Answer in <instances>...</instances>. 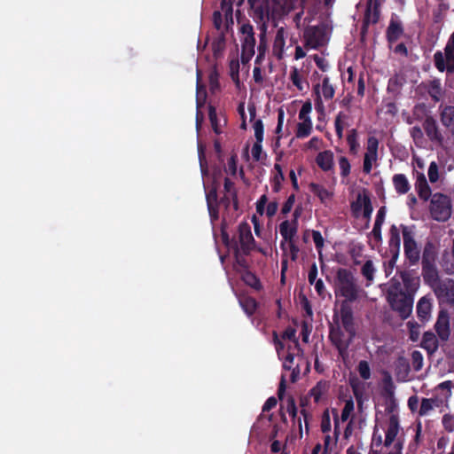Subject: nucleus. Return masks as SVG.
Wrapping results in <instances>:
<instances>
[{
    "instance_id": "61",
    "label": "nucleus",
    "mask_w": 454,
    "mask_h": 454,
    "mask_svg": "<svg viewBox=\"0 0 454 454\" xmlns=\"http://www.w3.org/2000/svg\"><path fill=\"white\" fill-rule=\"evenodd\" d=\"M331 424H330V417L326 412H325L322 423H321V428L324 433L328 432L330 430Z\"/></svg>"
},
{
    "instance_id": "36",
    "label": "nucleus",
    "mask_w": 454,
    "mask_h": 454,
    "mask_svg": "<svg viewBox=\"0 0 454 454\" xmlns=\"http://www.w3.org/2000/svg\"><path fill=\"white\" fill-rule=\"evenodd\" d=\"M310 188L311 191L317 194L322 201H325L332 197V193L319 184L312 183L310 184Z\"/></svg>"
},
{
    "instance_id": "39",
    "label": "nucleus",
    "mask_w": 454,
    "mask_h": 454,
    "mask_svg": "<svg viewBox=\"0 0 454 454\" xmlns=\"http://www.w3.org/2000/svg\"><path fill=\"white\" fill-rule=\"evenodd\" d=\"M321 90L325 99H331L334 95L333 87L330 84L327 77L323 80Z\"/></svg>"
},
{
    "instance_id": "14",
    "label": "nucleus",
    "mask_w": 454,
    "mask_h": 454,
    "mask_svg": "<svg viewBox=\"0 0 454 454\" xmlns=\"http://www.w3.org/2000/svg\"><path fill=\"white\" fill-rule=\"evenodd\" d=\"M423 129L431 141L435 142L440 145H442L444 137L439 130L436 121L433 117L427 116L426 118L423 122Z\"/></svg>"
},
{
    "instance_id": "24",
    "label": "nucleus",
    "mask_w": 454,
    "mask_h": 454,
    "mask_svg": "<svg viewBox=\"0 0 454 454\" xmlns=\"http://www.w3.org/2000/svg\"><path fill=\"white\" fill-rule=\"evenodd\" d=\"M272 54L278 59H281L284 55V27H280L277 31L276 39L272 48Z\"/></svg>"
},
{
    "instance_id": "7",
    "label": "nucleus",
    "mask_w": 454,
    "mask_h": 454,
    "mask_svg": "<svg viewBox=\"0 0 454 454\" xmlns=\"http://www.w3.org/2000/svg\"><path fill=\"white\" fill-rule=\"evenodd\" d=\"M232 239H236L239 249L244 254H249L254 248V239L252 235L251 227L247 223L239 225L238 233Z\"/></svg>"
},
{
    "instance_id": "11",
    "label": "nucleus",
    "mask_w": 454,
    "mask_h": 454,
    "mask_svg": "<svg viewBox=\"0 0 454 454\" xmlns=\"http://www.w3.org/2000/svg\"><path fill=\"white\" fill-rule=\"evenodd\" d=\"M311 111V104L309 102H306L302 105L301 109L299 113V118L302 121L298 123V129H297V137H306L310 133L312 123L309 117V114Z\"/></svg>"
},
{
    "instance_id": "15",
    "label": "nucleus",
    "mask_w": 454,
    "mask_h": 454,
    "mask_svg": "<svg viewBox=\"0 0 454 454\" xmlns=\"http://www.w3.org/2000/svg\"><path fill=\"white\" fill-rule=\"evenodd\" d=\"M378 139L374 137L368 138L367 142V152L364 155L363 169L365 173H370L372 169V164L377 160V150H378Z\"/></svg>"
},
{
    "instance_id": "46",
    "label": "nucleus",
    "mask_w": 454,
    "mask_h": 454,
    "mask_svg": "<svg viewBox=\"0 0 454 454\" xmlns=\"http://www.w3.org/2000/svg\"><path fill=\"white\" fill-rule=\"evenodd\" d=\"M358 372L364 380H368L371 377V370L366 361H360L358 364Z\"/></svg>"
},
{
    "instance_id": "28",
    "label": "nucleus",
    "mask_w": 454,
    "mask_h": 454,
    "mask_svg": "<svg viewBox=\"0 0 454 454\" xmlns=\"http://www.w3.org/2000/svg\"><path fill=\"white\" fill-rule=\"evenodd\" d=\"M317 163L324 170H329L333 166V153L329 151L320 153L317 157Z\"/></svg>"
},
{
    "instance_id": "60",
    "label": "nucleus",
    "mask_w": 454,
    "mask_h": 454,
    "mask_svg": "<svg viewBox=\"0 0 454 454\" xmlns=\"http://www.w3.org/2000/svg\"><path fill=\"white\" fill-rule=\"evenodd\" d=\"M213 22L216 29H220L222 27V14L219 11H215L213 13Z\"/></svg>"
},
{
    "instance_id": "13",
    "label": "nucleus",
    "mask_w": 454,
    "mask_h": 454,
    "mask_svg": "<svg viewBox=\"0 0 454 454\" xmlns=\"http://www.w3.org/2000/svg\"><path fill=\"white\" fill-rule=\"evenodd\" d=\"M434 291L436 297L443 302L454 304V280L447 279Z\"/></svg>"
},
{
    "instance_id": "6",
    "label": "nucleus",
    "mask_w": 454,
    "mask_h": 454,
    "mask_svg": "<svg viewBox=\"0 0 454 454\" xmlns=\"http://www.w3.org/2000/svg\"><path fill=\"white\" fill-rule=\"evenodd\" d=\"M355 333V332L346 331L340 326L332 328L330 332V339L342 356L345 355Z\"/></svg>"
},
{
    "instance_id": "41",
    "label": "nucleus",
    "mask_w": 454,
    "mask_h": 454,
    "mask_svg": "<svg viewBox=\"0 0 454 454\" xmlns=\"http://www.w3.org/2000/svg\"><path fill=\"white\" fill-rule=\"evenodd\" d=\"M274 168L277 171V173L273 178L274 179V190L278 191V190H280L279 178L284 181V171H283L282 166L279 163H276L274 166Z\"/></svg>"
},
{
    "instance_id": "45",
    "label": "nucleus",
    "mask_w": 454,
    "mask_h": 454,
    "mask_svg": "<svg viewBox=\"0 0 454 454\" xmlns=\"http://www.w3.org/2000/svg\"><path fill=\"white\" fill-rule=\"evenodd\" d=\"M278 125H277V128H276V133H277V141H276V145L278 146H279V142H280V138H281V136L279 135L280 131H281V129H282V125H283V122H284V107L283 106H280L278 108Z\"/></svg>"
},
{
    "instance_id": "29",
    "label": "nucleus",
    "mask_w": 454,
    "mask_h": 454,
    "mask_svg": "<svg viewBox=\"0 0 454 454\" xmlns=\"http://www.w3.org/2000/svg\"><path fill=\"white\" fill-rule=\"evenodd\" d=\"M393 183H394L396 192L399 193L403 194V193H406L410 190L409 182H408L407 178L402 174L394 176Z\"/></svg>"
},
{
    "instance_id": "20",
    "label": "nucleus",
    "mask_w": 454,
    "mask_h": 454,
    "mask_svg": "<svg viewBox=\"0 0 454 454\" xmlns=\"http://www.w3.org/2000/svg\"><path fill=\"white\" fill-rule=\"evenodd\" d=\"M399 432V421L396 415H391L388 421L384 446L389 447L395 441Z\"/></svg>"
},
{
    "instance_id": "47",
    "label": "nucleus",
    "mask_w": 454,
    "mask_h": 454,
    "mask_svg": "<svg viewBox=\"0 0 454 454\" xmlns=\"http://www.w3.org/2000/svg\"><path fill=\"white\" fill-rule=\"evenodd\" d=\"M237 155H231L228 160L227 167L225 168V172L231 176H235L237 173Z\"/></svg>"
},
{
    "instance_id": "18",
    "label": "nucleus",
    "mask_w": 454,
    "mask_h": 454,
    "mask_svg": "<svg viewBox=\"0 0 454 454\" xmlns=\"http://www.w3.org/2000/svg\"><path fill=\"white\" fill-rule=\"evenodd\" d=\"M340 318L342 329L346 331L355 332L352 309L347 301L341 302Z\"/></svg>"
},
{
    "instance_id": "12",
    "label": "nucleus",
    "mask_w": 454,
    "mask_h": 454,
    "mask_svg": "<svg viewBox=\"0 0 454 454\" xmlns=\"http://www.w3.org/2000/svg\"><path fill=\"white\" fill-rule=\"evenodd\" d=\"M435 66L440 71L447 70L450 73L454 71V50L446 46L444 56L442 52L434 54Z\"/></svg>"
},
{
    "instance_id": "2",
    "label": "nucleus",
    "mask_w": 454,
    "mask_h": 454,
    "mask_svg": "<svg viewBox=\"0 0 454 454\" xmlns=\"http://www.w3.org/2000/svg\"><path fill=\"white\" fill-rule=\"evenodd\" d=\"M335 286L337 294L345 298L344 301L351 302L358 299L360 288L353 274L346 269H339L336 275Z\"/></svg>"
},
{
    "instance_id": "63",
    "label": "nucleus",
    "mask_w": 454,
    "mask_h": 454,
    "mask_svg": "<svg viewBox=\"0 0 454 454\" xmlns=\"http://www.w3.org/2000/svg\"><path fill=\"white\" fill-rule=\"evenodd\" d=\"M411 134L415 140H419L423 137V133L419 127H413L411 129Z\"/></svg>"
},
{
    "instance_id": "8",
    "label": "nucleus",
    "mask_w": 454,
    "mask_h": 454,
    "mask_svg": "<svg viewBox=\"0 0 454 454\" xmlns=\"http://www.w3.org/2000/svg\"><path fill=\"white\" fill-rule=\"evenodd\" d=\"M402 233L403 238L405 256L409 260L411 264H416L419 260L420 254L418 245L414 240L412 233L408 227H403Z\"/></svg>"
},
{
    "instance_id": "58",
    "label": "nucleus",
    "mask_w": 454,
    "mask_h": 454,
    "mask_svg": "<svg viewBox=\"0 0 454 454\" xmlns=\"http://www.w3.org/2000/svg\"><path fill=\"white\" fill-rule=\"evenodd\" d=\"M291 80L293 81V83L300 90H302L304 89L303 84L301 82V80L298 74V72L296 69L294 70L293 74H291Z\"/></svg>"
},
{
    "instance_id": "22",
    "label": "nucleus",
    "mask_w": 454,
    "mask_h": 454,
    "mask_svg": "<svg viewBox=\"0 0 454 454\" xmlns=\"http://www.w3.org/2000/svg\"><path fill=\"white\" fill-rule=\"evenodd\" d=\"M439 341L435 334L432 332H426L423 334L421 347L425 348L429 355H433L438 349Z\"/></svg>"
},
{
    "instance_id": "49",
    "label": "nucleus",
    "mask_w": 454,
    "mask_h": 454,
    "mask_svg": "<svg viewBox=\"0 0 454 454\" xmlns=\"http://www.w3.org/2000/svg\"><path fill=\"white\" fill-rule=\"evenodd\" d=\"M433 403H434V400H432V399H427V398L422 399L420 409L419 411V415L420 416L426 415L429 411H431L433 409Z\"/></svg>"
},
{
    "instance_id": "55",
    "label": "nucleus",
    "mask_w": 454,
    "mask_h": 454,
    "mask_svg": "<svg viewBox=\"0 0 454 454\" xmlns=\"http://www.w3.org/2000/svg\"><path fill=\"white\" fill-rule=\"evenodd\" d=\"M296 359H297L296 365H295V367L292 368V373L290 375V380L292 382H295L301 373V370L299 368V365H300L299 362L300 361L302 362V359L301 357H297Z\"/></svg>"
},
{
    "instance_id": "42",
    "label": "nucleus",
    "mask_w": 454,
    "mask_h": 454,
    "mask_svg": "<svg viewBox=\"0 0 454 454\" xmlns=\"http://www.w3.org/2000/svg\"><path fill=\"white\" fill-rule=\"evenodd\" d=\"M407 326L409 327L410 339L412 341H417L419 337V324L417 322L409 321Z\"/></svg>"
},
{
    "instance_id": "9",
    "label": "nucleus",
    "mask_w": 454,
    "mask_h": 454,
    "mask_svg": "<svg viewBox=\"0 0 454 454\" xmlns=\"http://www.w3.org/2000/svg\"><path fill=\"white\" fill-rule=\"evenodd\" d=\"M306 45L311 48H318L327 42L325 29L323 27H311L305 32Z\"/></svg>"
},
{
    "instance_id": "52",
    "label": "nucleus",
    "mask_w": 454,
    "mask_h": 454,
    "mask_svg": "<svg viewBox=\"0 0 454 454\" xmlns=\"http://www.w3.org/2000/svg\"><path fill=\"white\" fill-rule=\"evenodd\" d=\"M252 157L254 160H260L261 153H262V143H259L257 140L253 145L251 150Z\"/></svg>"
},
{
    "instance_id": "17",
    "label": "nucleus",
    "mask_w": 454,
    "mask_h": 454,
    "mask_svg": "<svg viewBox=\"0 0 454 454\" xmlns=\"http://www.w3.org/2000/svg\"><path fill=\"white\" fill-rule=\"evenodd\" d=\"M400 278L405 287L404 291L413 296L420 285L419 277L416 276L412 271L403 270L400 272Z\"/></svg>"
},
{
    "instance_id": "26",
    "label": "nucleus",
    "mask_w": 454,
    "mask_h": 454,
    "mask_svg": "<svg viewBox=\"0 0 454 454\" xmlns=\"http://www.w3.org/2000/svg\"><path fill=\"white\" fill-rule=\"evenodd\" d=\"M241 278L246 285L251 286L254 290L258 291L262 288L260 279L256 277L255 274L249 271L248 270L241 272Z\"/></svg>"
},
{
    "instance_id": "40",
    "label": "nucleus",
    "mask_w": 454,
    "mask_h": 454,
    "mask_svg": "<svg viewBox=\"0 0 454 454\" xmlns=\"http://www.w3.org/2000/svg\"><path fill=\"white\" fill-rule=\"evenodd\" d=\"M411 364L415 371L418 372L421 370L423 366V356L419 351L415 350L411 353Z\"/></svg>"
},
{
    "instance_id": "53",
    "label": "nucleus",
    "mask_w": 454,
    "mask_h": 454,
    "mask_svg": "<svg viewBox=\"0 0 454 454\" xmlns=\"http://www.w3.org/2000/svg\"><path fill=\"white\" fill-rule=\"evenodd\" d=\"M278 208V204L277 201L273 200L267 204L266 207V215L268 217H272L276 215Z\"/></svg>"
},
{
    "instance_id": "19",
    "label": "nucleus",
    "mask_w": 454,
    "mask_h": 454,
    "mask_svg": "<svg viewBox=\"0 0 454 454\" xmlns=\"http://www.w3.org/2000/svg\"><path fill=\"white\" fill-rule=\"evenodd\" d=\"M422 276L425 283L427 284L433 291L439 289L438 286L443 282L440 279L436 267L422 269Z\"/></svg>"
},
{
    "instance_id": "62",
    "label": "nucleus",
    "mask_w": 454,
    "mask_h": 454,
    "mask_svg": "<svg viewBox=\"0 0 454 454\" xmlns=\"http://www.w3.org/2000/svg\"><path fill=\"white\" fill-rule=\"evenodd\" d=\"M219 206H220L219 204H213V205L207 206V210H208L209 215L213 220H216L218 218Z\"/></svg>"
},
{
    "instance_id": "43",
    "label": "nucleus",
    "mask_w": 454,
    "mask_h": 454,
    "mask_svg": "<svg viewBox=\"0 0 454 454\" xmlns=\"http://www.w3.org/2000/svg\"><path fill=\"white\" fill-rule=\"evenodd\" d=\"M206 200L207 206L219 204L216 186H212V188L206 193Z\"/></svg>"
},
{
    "instance_id": "3",
    "label": "nucleus",
    "mask_w": 454,
    "mask_h": 454,
    "mask_svg": "<svg viewBox=\"0 0 454 454\" xmlns=\"http://www.w3.org/2000/svg\"><path fill=\"white\" fill-rule=\"evenodd\" d=\"M265 12L262 6L256 8L255 12L261 20L266 16L267 22L272 27H278L284 18V0H266Z\"/></svg>"
},
{
    "instance_id": "23",
    "label": "nucleus",
    "mask_w": 454,
    "mask_h": 454,
    "mask_svg": "<svg viewBox=\"0 0 454 454\" xmlns=\"http://www.w3.org/2000/svg\"><path fill=\"white\" fill-rule=\"evenodd\" d=\"M416 190L420 199L427 200L431 195V190L423 173L417 176Z\"/></svg>"
},
{
    "instance_id": "50",
    "label": "nucleus",
    "mask_w": 454,
    "mask_h": 454,
    "mask_svg": "<svg viewBox=\"0 0 454 454\" xmlns=\"http://www.w3.org/2000/svg\"><path fill=\"white\" fill-rule=\"evenodd\" d=\"M354 409V403L352 400H348L346 402L345 406L341 411V420L345 421L348 419L351 411Z\"/></svg>"
},
{
    "instance_id": "33",
    "label": "nucleus",
    "mask_w": 454,
    "mask_h": 454,
    "mask_svg": "<svg viewBox=\"0 0 454 454\" xmlns=\"http://www.w3.org/2000/svg\"><path fill=\"white\" fill-rule=\"evenodd\" d=\"M435 254L428 247H425L422 255V269L435 267Z\"/></svg>"
},
{
    "instance_id": "44",
    "label": "nucleus",
    "mask_w": 454,
    "mask_h": 454,
    "mask_svg": "<svg viewBox=\"0 0 454 454\" xmlns=\"http://www.w3.org/2000/svg\"><path fill=\"white\" fill-rule=\"evenodd\" d=\"M255 139L262 143L263 140V123L262 120L258 119L254 121V125Z\"/></svg>"
},
{
    "instance_id": "21",
    "label": "nucleus",
    "mask_w": 454,
    "mask_h": 454,
    "mask_svg": "<svg viewBox=\"0 0 454 454\" xmlns=\"http://www.w3.org/2000/svg\"><path fill=\"white\" fill-rule=\"evenodd\" d=\"M432 311L431 299L427 296L420 298L417 303V314L420 320L427 321Z\"/></svg>"
},
{
    "instance_id": "51",
    "label": "nucleus",
    "mask_w": 454,
    "mask_h": 454,
    "mask_svg": "<svg viewBox=\"0 0 454 454\" xmlns=\"http://www.w3.org/2000/svg\"><path fill=\"white\" fill-rule=\"evenodd\" d=\"M219 205H222L223 207H224V208L227 211L233 209V203L231 200V197L227 193H224V195L221 198V200H219Z\"/></svg>"
},
{
    "instance_id": "38",
    "label": "nucleus",
    "mask_w": 454,
    "mask_h": 454,
    "mask_svg": "<svg viewBox=\"0 0 454 454\" xmlns=\"http://www.w3.org/2000/svg\"><path fill=\"white\" fill-rule=\"evenodd\" d=\"M278 397L280 401V406H279V415L281 419L284 420V406H283V400H284V372L281 373L279 378V383H278Z\"/></svg>"
},
{
    "instance_id": "34",
    "label": "nucleus",
    "mask_w": 454,
    "mask_h": 454,
    "mask_svg": "<svg viewBox=\"0 0 454 454\" xmlns=\"http://www.w3.org/2000/svg\"><path fill=\"white\" fill-rule=\"evenodd\" d=\"M375 267L372 261L368 260L364 262L361 269L362 275L366 278L368 283H371L374 279Z\"/></svg>"
},
{
    "instance_id": "54",
    "label": "nucleus",
    "mask_w": 454,
    "mask_h": 454,
    "mask_svg": "<svg viewBox=\"0 0 454 454\" xmlns=\"http://www.w3.org/2000/svg\"><path fill=\"white\" fill-rule=\"evenodd\" d=\"M339 165L341 169V174L346 176L349 174L350 165L348 160L345 157H340L339 160Z\"/></svg>"
},
{
    "instance_id": "5",
    "label": "nucleus",
    "mask_w": 454,
    "mask_h": 454,
    "mask_svg": "<svg viewBox=\"0 0 454 454\" xmlns=\"http://www.w3.org/2000/svg\"><path fill=\"white\" fill-rule=\"evenodd\" d=\"M241 38V62L247 64L254 54L255 38L254 27L251 24H243L240 27Z\"/></svg>"
},
{
    "instance_id": "1",
    "label": "nucleus",
    "mask_w": 454,
    "mask_h": 454,
    "mask_svg": "<svg viewBox=\"0 0 454 454\" xmlns=\"http://www.w3.org/2000/svg\"><path fill=\"white\" fill-rule=\"evenodd\" d=\"M387 301L400 318H408L413 309V296L407 294L399 282L390 285L387 290Z\"/></svg>"
},
{
    "instance_id": "31",
    "label": "nucleus",
    "mask_w": 454,
    "mask_h": 454,
    "mask_svg": "<svg viewBox=\"0 0 454 454\" xmlns=\"http://www.w3.org/2000/svg\"><path fill=\"white\" fill-rule=\"evenodd\" d=\"M239 304L248 316L253 315L257 307V301L255 299L249 296L239 298Z\"/></svg>"
},
{
    "instance_id": "64",
    "label": "nucleus",
    "mask_w": 454,
    "mask_h": 454,
    "mask_svg": "<svg viewBox=\"0 0 454 454\" xmlns=\"http://www.w3.org/2000/svg\"><path fill=\"white\" fill-rule=\"evenodd\" d=\"M403 442L398 441L387 454H402Z\"/></svg>"
},
{
    "instance_id": "35",
    "label": "nucleus",
    "mask_w": 454,
    "mask_h": 454,
    "mask_svg": "<svg viewBox=\"0 0 454 454\" xmlns=\"http://www.w3.org/2000/svg\"><path fill=\"white\" fill-rule=\"evenodd\" d=\"M208 118H209V121H210V123H211L214 132L215 134L222 133L220 125H219L217 114H216V110H215V106H209V107H208Z\"/></svg>"
},
{
    "instance_id": "4",
    "label": "nucleus",
    "mask_w": 454,
    "mask_h": 454,
    "mask_svg": "<svg viewBox=\"0 0 454 454\" xmlns=\"http://www.w3.org/2000/svg\"><path fill=\"white\" fill-rule=\"evenodd\" d=\"M430 213L438 222H445L452 213L450 199L442 193H434L431 199Z\"/></svg>"
},
{
    "instance_id": "30",
    "label": "nucleus",
    "mask_w": 454,
    "mask_h": 454,
    "mask_svg": "<svg viewBox=\"0 0 454 454\" xmlns=\"http://www.w3.org/2000/svg\"><path fill=\"white\" fill-rule=\"evenodd\" d=\"M384 215H385V207H382L378 211L377 218H376V221H375V223H374V227H373L372 231L374 239L377 241H380L381 239L380 228H381V225H382L383 222H384Z\"/></svg>"
},
{
    "instance_id": "27",
    "label": "nucleus",
    "mask_w": 454,
    "mask_h": 454,
    "mask_svg": "<svg viewBox=\"0 0 454 454\" xmlns=\"http://www.w3.org/2000/svg\"><path fill=\"white\" fill-rule=\"evenodd\" d=\"M369 199L370 198L365 191H363L357 194L356 201L352 202L351 204V210L355 216L357 217L359 215L361 209L364 207Z\"/></svg>"
},
{
    "instance_id": "59",
    "label": "nucleus",
    "mask_w": 454,
    "mask_h": 454,
    "mask_svg": "<svg viewBox=\"0 0 454 454\" xmlns=\"http://www.w3.org/2000/svg\"><path fill=\"white\" fill-rule=\"evenodd\" d=\"M221 9L226 14H232V4L231 0H222L221 1Z\"/></svg>"
},
{
    "instance_id": "16",
    "label": "nucleus",
    "mask_w": 454,
    "mask_h": 454,
    "mask_svg": "<svg viewBox=\"0 0 454 454\" xmlns=\"http://www.w3.org/2000/svg\"><path fill=\"white\" fill-rule=\"evenodd\" d=\"M434 328L438 334V337L442 340L446 341L449 340V337L450 334V330L449 315H448L447 311L441 310L439 312Z\"/></svg>"
},
{
    "instance_id": "10",
    "label": "nucleus",
    "mask_w": 454,
    "mask_h": 454,
    "mask_svg": "<svg viewBox=\"0 0 454 454\" xmlns=\"http://www.w3.org/2000/svg\"><path fill=\"white\" fill-rule=\"evenodd\" d=\"M223 239L225 245L232 249L235 256L236 264L241 269L242 271L247 270L248 269V262L247 260V255L248 254H244L239 247L238 246V241L236 239H229V236L225 233H223Z\"/></svg>"
},
{
    "instance_id": "37",
    "label": "nucleus",
    "mask_w": 454,
    "mask_h": 454,
    "mask_svg": "<svg viewBox=\"0 0 454 454\" xmlns=\"http://www.w3.org/2000/svg\"><path fill=\"white\" fill-rule=\"evenodd\" d=\"M403 30H402V27L399 24L397 23H391L388 29H387V37H388V40L390 42H395L396 41L401 34H402Z\"/></svg>"
},
{
    "instance_id": "48",
    "label": "nucleus",
    "mask_w": 454,
    "mask_h": 454,
    "mask_svg": "<svg viewBox=\"0 0 454 454\" xmlns=\"http://www.w3.org/2000/svg\"><path fill=\"white\" fill-rule=\"evenodd\" d=\"M428 178L431 183H435L439 179L438 165L436 162H431L428 168Z\"/></svg>"
},
{
    "instance_id": "32",
    "label": "nucleus",
    "mask_w": 454,
    "mask_h": 454,
    "mask_svg": "<svg viewBox=\"0 0 454 454\" xmlns=\"http://www.w3.org/2000/svg\"><path fill=\"white\" fill-rule=\"evenodd\" d=\"M284 331H280L279 333L273 331V341L275 344L276 351L278 353V356L279 360L283 359V350H284Z\"/></svg>"
},
{
    "instance_id": "57",
    "label": "nucleus",
    "mask_w": 454,
    "mask_h": 454,
    "mask_svg": "<svg viewBox=\"0 0 454 454\" xmlns=\"http://www.w3.org/2000/svg\"><path fill=\"white\" fill-rule=\"evenodd\" d=\"M277 405V399L274 396L268 398L262 406V412H268Z\"/></svg>"
},
{
    "instance_id": "56",
    "label": "nucleus",
    "mask_w": 454,
    "mask_h": 454,
    "mask_svg": "<svg viewBox=\"0 0 454 454\" xmlns=\"http://www.w3.org/2000/svg\"><path fill=\"white\" fill-rule=\"evenodd\" d=\"M312 238L317 248L321 249L324 246V239L320 232L317 231H313Z\"/></svg>"
},
{
    "instance_id": "25",
    "label": "nucleus",
    "mask_w": 454,
    "mask_h": 454,
    "mask_svg": "<svg viewBox=\"0 0 454 454\" xmlns=\"http://www.w3.org/2000/svg\"><path fill=\"white\" fill-rule=\"evenodd\" d=\"M223 190H224V193L229 194L231 197V200L233 203V210L238 211L239 210V200H238L237 191H236L234 183L229 177L224 178Z\"/></svg>"
}]
</instances>
